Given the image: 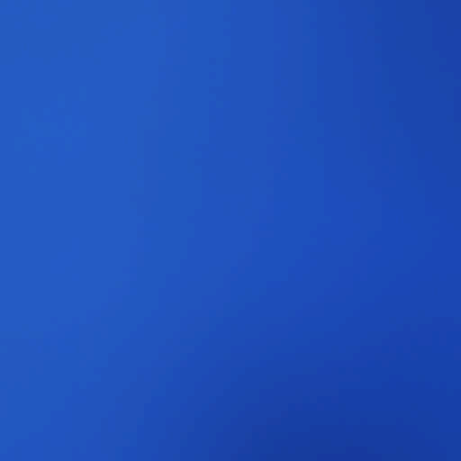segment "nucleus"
<instances>
[{
  "instance_id": "obj_1",
  "label": "nucleus",
  "mask_w": 461,
  "mask_h": 461,
  "mask_svg": "<svg viewBox=\"0 0 461 461\" xmlns=\"http://www.w3.org/2000/svg\"><path fill=\"white\" fill-rule=\"evenodd\" d=\"M148 103L146 102V105ZM148 221V217L146 216V222ZM155 234H174V235H189L190 232H149L146 228V264L148 263V240L150 239L151 235ZM148 274V267H146V275ZM148 281L146 279V289ZM148 291L146 290V300L148 299ZM148 310V302L146 301V311ZM149 375H152L148 368V315L146 313V379ZM146 428H148V401L146 400Z\"/></svg>"
},
{
  "instance_id": "obj_2",
  "label": "nucleus",
  "mask_w": 461,
  "mask_h": 461,
  "mask_svg": "<svg viewBox=\"0 0 461 461\" xmlns=\"http://www.w3.org/2000/svg\"><path fill=\"white\" fill-rule=\"evenodd\" d=\"M170 375H173L174 374H173V373H171Z\"/></svg>"
}]
</instances>
